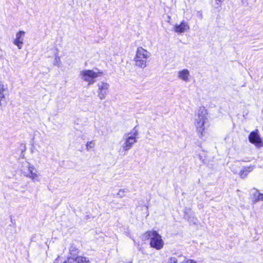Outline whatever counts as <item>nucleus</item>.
Returning <instances> with one entry per match:
<instances>
[{
    "instance_id": "20",
    "label": "nucleus",
    "mask_w": 263,
    "mask_h": 263,
    "mask_svg": "<svg viewBox=\"0 0 263 263\" xmlns=\"http://www.w3.org/2000/svg\"><path fill=\"white\" fill-rule=\"evenodd\" d=\"M55 53H54L55 58L53 62L54 65L60 66L61 63V60L60 57L58 55V49H55Z\"/></svg>"
},
{
    "instance_id": "7",
    "label": "nucleus",
    "mask_w": 263,
    "mask_h": 263,
    "mask_svg": "<svg viewBox=\"0 0 263 263\" xmlns=\"http://www.w3.org/2000/svg\"><path fill=\"white\" fill-rule=\"evenodd\" d=\"M249 141L250 143L254 144L257 146H261L262 145V140L258 134V130L255 129L251 132L249 136Z\"/></svg>"
},
{
    "instance_id": "1",
    "label": "nucleus",
    "mask_w": 263,
    "mask_h": 263,
    "mask_svg": "<svg viewBox=\"0 0 263 263\" xmlns=\"http://www.w3.org/2000/svg\"><path fill=\"white\" fill-rule=\"evenodd\" d=\"M207 112L204 107H200L195 116V125L199 137L203 136L205 129L204 124L208 121L206 118Z\"/></svg>"
},
{
    "instance_id": "6",
    "label": "nucleus",
    "mask_w": 263,
    "mask_h": 263,
    "mask_svg": "<svg viewBox=\"0 0 263 263\" xmlns=\"http://www.w3.org/2000/svg\"><path fill=\"white\" fill-rule=\"evenodd\" d=\"M97 85L98 87V97L101 100H103L106 98L108 94L109 85L107 83L101 82L98 83Z\"/></svg>"
},
{
    "instance_id": "21",
    "label": "nucleus",
    "mask_w": 263,
    "mask_h": 263,
    "mask_svg": "<svg viewBox=\"0 0 263 263\" xmlns=\"http://www.w3.org/2000/svg\"><path fill=\"white\" fill-rule=\"evenodd\" d=\"M95 143L93 141L88 142L86 144V149L89 151L90 149L95 147Z\"/></svg>"
},
{
    "instance_id": "19",
    "label": "nucleus",
    "mask_w": 263,
    "mask_h": 263,
    "mask_svg": "<svg viewBox=\"0 0 263 263\" xmlns=\"http://www.w3.org/2000/svg\"><path fill=\"white\" fill-rule=\"evenodd\" d=\"M129 192L127 189H120L117 194V196L120 198H123L125 196L126 194Z\"/></svg>"
},
{
    "instance_id": "4",
    "label": "nucleus",
    "mask_w": 263,
    "mask_h": 263,
    "mask_svg": "<svg viewBox=\"0 0 263 263\" xmlns=\"http://www.w3.org/2000/svg\"><path fill=\"white\" fill-rule=\"evenodd\" d=\"M138 134V130L136 126L130 133L125 134L124 135L123 139L124 142L122 145L123 150L127 151L132 147L134 144L137 142V136Z\"/></svg>"
},
{
    "instance_id": "23",
    "label": "nucleus",
    "mask_w": 263,
    "mask_h": 263,
    "mask_svg": "<svg viewBox=\"0 0 263 263\" xmlns=\"http://www.w3.org/2000/svg\"><path fill=\"white\" fill-rule=\"evenodd\" d=\"M60 258L59 257H58L56 259L55 261L54 262V263H59V261H60Z\"/></svg>"
},
{
    "instance_id": "24",
    "label": "nucleus",
    "mask_w": 263,
    "mask_h": 263,
    "mask_svg": "<svg viewBox=\"0 0 263 263\" xmlns=\"http://www.w3.org/2000/svg\"><path fill=\"white\" fill-rule=\"evenodd\" d=\"M217 1H218V3H217V4L219 5H220V3L222 2L223 0H217Z\"/></svg>"
},
{
    "instance_id": "18",
    "label": "nucleus",
    "mask_w": 263,
    "mask_h": 263,
    "mask_svg": "<svg viewBox=\"0 0 263 263\" xmlns=\"http://www.w3.org/2000/svg\"><path fill=\"white\" fill-rule=\"evenodd\" d=\"M7 102L5 98V92H0V107L5 106Z\"/></svg>"
},
{
    "instance_id": "16",
    "label": "nucleus",
    "mask_w": 263,
    "mask_h": 263,
    "mask_svg": "<svg viewBox=\"0 0 263 263\" xmlns=\"http://www.w3.org/2000/svg\"><path fill=\"white\" fill-rule=\"evenodd\" d=\"M190 209H185V211H184V213H185V215H184V217L185 218H187L188 219V221L190 222V223H193L194 224H195L197 222V218H195L194 217H191V216H189V215H188V212L190 211Z\"/></svg>"
},
{
    "instance_id": "11",
    "label": "nucleus",
    "mask_w": 263,
    "mask_h": 263,
    "mask_svg": "<svg viewBox=\"0 0 263 263\" xmlns=\"http://www.w3.org/2000/svg\"><path fill=\"white\" fill-rule=\"evenodd\" d=\"M25 31H20L16 34V38L14 40L13 43L17 46L19 49H22V45L23 44V36L25 35Z\"/></svg>"
},
{
    "instance_id": "8",
    "label": "nucleus",
    "mask_w": 263,
    "mask_h": 263,
    "mask_svg": "<svg viewBox=\"0 0 263 263\" xmlns=\"http://www.w3.org/2000/svg\"><path fill=\"white\" fill-rule=\"evenodd\" d=\"M70 256L68 257L67 260H65L63 263H73L74 259L78 256V249L73 245H71L69 249Z\"/></svg>"
},
{
    "instance_id": "22",
    "label": "nucleus",
    "mask_w": 263,
    "mask_h": 263,
    "mask_svg": "<svg viewBox=\"0 0 263 263\" xmlns=\"http://www.w3.org/2000/svg\"><path fill=\"white\" fill-rule=\"evenodd\" d=\"M7 90V86L0 81V92H6Z\"/></svg>"
},
{
    "instance_id": "2",
    "label": "nucleus",
    "mask_w": 263,
    "mask_h": 263,
    "mask_svg": "<svg viewBox=\"0 0 263 263\" xmlns=\"http://www.w3.org/2000/svg\"><path fill=\"white\" fill-rule=\"evenodd\" d=\"M150 53L146 50L140 47L137 48L136 54L134 61L135 65L141 68H144L147 66V59L150 57Z\"/></svg>"
},
{
    "instance_id": "9",
    "label": "nucleus",
    "mask_w": 263,
    "mask_h": 263,
    "mask_svg": "<svg viewBox=\"0 0 263 263\" xmlns=\"http://www.w3.org/2000/svg\"><path fill=\"white\" fill-rule=\"evenodd\" d=\"M168 263H197L192 259H186L184 256H179L177 258L176 257H171L169 258Z\"/></svg>"
},
{
    "instance_id": "15",
    "label": "nucleus",
    "mask_w": 263,
    "mask_h": 263,
    "mask_svg": "<svg viewBox=\"0 0 263 263\" xmlns=\"http://www.w3.org/2000/svg\"><path fill=\"white\" fill-rule=\"evenodd\" d=\"M253 201L254 202L263 201V194L259 193L258 190H255L253 194Z\"/></svg>"
},
{
    "instance_id": "12",
    "label": "nucleus",
    "mask_w": 263,
    "mask_h": 263,
    "mask_svg": "<svg viewBox=\"0 0 263 263\" xmlns=\"http://www.w3.org/2000/svg\"><path fill=\"white\" fill-rule=\"evenodd\" d=\"M190 76V71L186 69H184L178 72V78L184 82L189 81Z\"/></svg>"
},
{
    "instance_id": "17",
    "label": "nucleus",
    "mask_w": 263,
    "mask_h": 263,
    "mask_svg": "<svg viewBox=\"0 0 263 263\" xmlns=\"http://www.w3.org/2000/svg\"><path fill=\"white\" fill-rule=\"evenodd\" d=\"M76 263H90L89 259L84 256H78L74 259Z\"/></svg>"
},
{
    "instance_id": "13",
    "label": "nucleus",
    "mask_w": 263,
    "mask_h": 263,
    "mask_svg": "<svg viewBox=\"0 0 263 263\" xmlns=\"http://www.w3.org/2000/svg\"><path fill=\"white\" fill-rule=\"evenodd\" d=\"M34 169V167L33 166H29L28 167L29 174L26 175V176L31 178L34 182L39 181V179L38 175L35 173L33 172Z\"/></svg>"
},
{
    "instance_id": "3",
    "label": "nucleus",
    "mask_w": 263,
    "mask_h": 263,
    "mask_svg": "<svg viewBox=\"0 0 263 263\" xmlns=\"http://www.w3.org/2000/svg\"><path fill=\"white\" fill-rule=\"evenodd\" d=\"M144 237L146 239H150V246L156 250H160L163 247L164 242L161 236L155 231L146 232Z\"/></svg>"
},
{
    "instance_id": "14",
    "label": "nucleus",
    "mask_w": 263,
    "mask_h": 263,
    "mask_svg": "<svg viewBox=\"0 0 263 263\" xmlns=\"http://www.w3.org/2000/svg\"><path fill=\"white\" fill-rule=\"evenodd\" d=\"M254 168V166L244 167L239 172V175L241 178H246L248 173L251 172Z\"/></svg>"
},
{
    "instance_id": "5",
    "label": "nucleus",
    "mask_w": 263,
    "mask_h": 263,
    "mask_svg": "<svg viewBox=\"0 0 263 263\" xmlns=\"http://www.w3.org/2000/svg\"><path fill=\"white\" fill-rule=\"evenodd\" d=\"M102 72H95L92 70H84L80 72L82 79L87 82L88 85H91L95 82V78L101 76Z\"/></svg>"
},
{
    "instance_id": "10",
    "label": "nucleus",
    "mask_w": 263,
    "mask_h": 263,
    "mask_svg": "<svg viewBox=\"0 0 263 263\" xmlns=\"http://www.w3.org/2000/svg\"><path fill=\"white\" fill-rule=\"evenodd\" d=\"M190 29V27L187 23L183 21L178 25L176 24L174 26V30L176 32L182 33Z\"/></svg>"
}]
</instances>
